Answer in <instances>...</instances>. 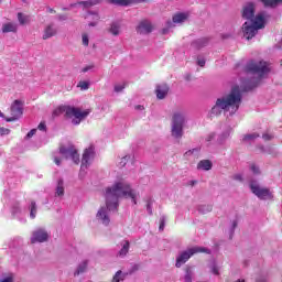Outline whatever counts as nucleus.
Wrapping results in <instances>:
<instances>
[{
  "mask_svg": "<svg viewBox=\"0 0 282 282\" xmlns=\"http://www.w3.org/2000/svg\"><path fill=\"white\" fill-rule=\"evenodd\" d=\"M0 118H4V115L3 112L0 111Z\"/></svg>",
  "mask_w": 282,
  "mask_h": 282,
  "instance_id": "nucleus-63",
  "label": "nucleus"
},
{
  "mask_svg": "<svg viewBox=\"0 0 282 282\" xmlns=\"http://www.w3.org/2000/svg\"><path fill=\"white\" fill-rule=\"evenodd\" d=\"M77 87H79L82 89V91H87V89H89V84H88V82H79Z\"/></svg>",
  "mask_w": 282,
  "mask_h": 282,
  "instance_id": "nucleus-44",
  "label": "nucleus"
},
{
  "mask_svg": "<svg viewBox=\"0 0 282 282\" xmlns=\"http://www.w3.org/2000/svg\"><path fill=\"white\" fill-rule=\"evenodd\" d=\"M231 180H235L236 182H243V175L242 174H234L231 176Z\"/></svg>",
  "mask_w": 282,
  "mask_h": 282,
  "instance_id": "nucleus-47",
  "label": "nucleus"
},
{
  "mask_svg": "<svg viewBox=\"0 0 282 282\" xmlns=\"http://www.w3.org/2000/svg\"><path fill=\"white\" fill-rule=\"evenodd\" d=\"M247 72H249L253 77L243 82L245 86L242 91H251V89H254V87L261 83V78H265V76L270 74V64L265 61H251L247 64Z\"/></svg>",
  "mask_w": 282,
  "mask_h": 282,
  "instance_id": "nucleus-3",
  "label": "nucleus"
},
{
  "mask_svg": "<svg viewBox=\"0 0 282 282\" xmlns=\"http://www.w3.org/2000/svg\"><path fill=\"white\" fill-rule=\"evenodd\" d=\"M184 124H186V115L184 112H174L171 122V135L175 140H182L184 137Z\"/></svg>",
  "mask_w": 282,
  "mask_h": 282,
  "instance_id": "nucleus-5",
  "label": "nucleus"
},
{
  "mask_svg": "<svg viewBox=\"0 0 282 282\" xmlns=\"http://www.w3.org/2000/svg\"><path fill=\"white\" fill-rule=\"evenodd\" d=\"M18 20L21 25H25V23H28V17L23 13H18Z\"/></svg>",
  "mask_w": 282,
  "mask_h": 282,
  "instance_id": "nucleus-41",
  "label": "nucleus"
},
{
  "mask_svg": "<svg viewBox=\"0 0 282 282\" xmlns=\"http://www.w3.org/2000/svg\"><path fill=\"white\" fill-rule=\"evenodd\" d=\"M138 34H151L153 32V25L149 21H142L137 28Z\"/></svg>",
  "mask_w": 282,
  "mask_h": 282,
  "instance_id": "nucleus-17",
  "label": "nucleus"
},
{
  "mask_svg": "<svg viewBox=\"0 0 282 282\" xmlns=\"http://www.w3.org/2000/svg\"><path fill=\"white\" fill-rule=\"evenodd\" d=\"M64 111L67 116V118H73L72 122L73 124H80L87 116H89V111L84 110L82 111L80 108L72 107V106H65Z\"/></svg>",
  "mask_w": 282,
  "mask_h": 282,
  "instance_id": "nucleus-7",
  "label": "nucleus"
},
{
  "mask_svg": "<svg viewBox=\"0 0 282 282\" xmlns=\"http://www.w3.org/2000/svg\"><path fill=\"white\" fill-rule=\"evenodd\" d=\"M11 117L7 118V122H14V120H19L23 116V104L21 100L17 99L11 105L10 109Z\"/></svg>",
  "mask_w": 282,
  "mask_h": 282,
  "instance_id": "nucleus-11",
  "label": "nucleus"
},
{
  "mask_svg": "<svg viewBox=\"0 0 282 282\" xmlns=\"http://www.w3.org/2000/svg\"><path fill=\"white\" fill-rule=\"evenodd\" d=\"M236 282H246V280L239 279V280H237Z\"/></svg>",
  "mask_w": 282,
  "mask_h": 282,
  "instance_id": "nucleus-62",
  "label": "nucleus"
},
{
  "mask_svg": "<svg viewBox=\"0 0 282 282\" xmlns=\"http://www.w3.org/2000/svg\"><path fill=\"white\" fill-rule=\"evenodd\" d=\"M208 44V40L207 39H199V40H196L192 43V45L194 47H197L198 50L200 47H206V45Z\"/></svg>",
  "mask_w": 282,
  "mask_h": 282,
  "instance_id": "nucleus-31",
  "label": "nucleus"
},
{
  "mask_svg": "<svg viewBox=\"0 0 282 282\" xmlns=\"http://www.w3.org/2000/svg\"><path fill=\"white\" fill-rule=\"evenodd\" d=\"M54 162L57 166H61V159L58 156H54Z\"/></svg>",
  "mask_w": 282,
  "mask_h": 282,
  "instance_id": "nucleus-56",
  "label": "nucleus"
},
{
  "mask_svg": "<svg viewBox=\"0 0 282 282\" xmlns=\"http://www.w3.org/2000/svg\"><path fill=\"white\" fill-rule=\"evenodd\" d=\"M147 213L148 215H153V198L147 199Z\"/></svg>",
  "mask_w": 282,
  "mask_h": 282,
  "instance_id": "nucleus-38",
  "label": "nucleus"
},
{
  "mask_svg": "<svg viewBox=\"0 0 282 282\" xmlns=\"http://www.w3.org/2000/svg\"><path fill=\"white\" fill-rule=\"evenodd\" d=\"M88 14H94L95 19L98 21V19H100V17L98 15V13L96 12H88Z\"/></svg>",
  "mask_w": 282,
  "mask_h": 282,
  "instance_id": "nucleus-58",
  "label": "nucleus"
},
{
  "mask_svg": "<svg viewBox=\"0 0 282 282\" xmlns=\"http://www.w3.org/2000/svg\"><path fill=\"white\" fill-rule=\"evenodd\" d=\"M263 28H265V17H263V13H258L253 20L243 23L242 32L245 39L250 41Z\"/></svg>",
  "mask_w": 282,
  "mask_h": 282,
  "instance_id": "nucleus-4",
  "label": "nucleus"
},
{
  "mask_svg": "<svg viewBox=\"0 0 282 282\" xmlns=\"http://www.w3.org/2000/svg\"><path fill=\"white\" fill-rule=\"evenodd\" d=\"M87 265H89V261L84 260L78 265L77 269L74 272V276H80V274H84V272L87 271Z\"/></svg>",
  "mask_w": 282,
  "mask_h": 282,
  "instance_id": "nucleus-23",
  "label": "nucleus"
},
{
  "mask_svg": "<svg viewBox=\"0 0 282 282\" xmlns=\"http://www.w3.org/2000/svg\"><path fill=\"white\" fill-rule=\"evenodd\" d=\"M131 247V243L129 240L121 241V249L117 253V257H120V259H124L127 254H129V248Z\"/></svg>",
  "mask_w": 282,
  "mask_h": 282,
  "instance_id": "nucleus-21",
  "label": "nucleus"
},
{
  "mask_svg": "<svg viewBox=\"0 0 282 282\" xmlns=\"http://www.w3.org/2000/svg\"><path fill=\"white\" fill-rule=\"evenodd\" d=\"M108 32L112 34V36H120V24L118 22H112Z\"/></svg>",
  "mask_w": 282,
  "mask_h": 282,
  "instance_id": "nucleus-26",
  "label": "nucleus"
},
{
  "mask_svg": "<svg viewBox=\"0 0 282 282\" xmlns=\"http://www.w3.org/2000/svg\"><path fill=\"white\" fill-rule=\"evenodd\" d=\"M95 25H96V22H90V23H89V26H90V28H95Z\"/></svg>",
  "mask_w": 282,
  "mask_h": 282,
  "instance_id": "nucleus-61",
  "label": "nucleus"
},
{
  "mask_svg": "<svg viewBox=\"0 0 282 282\" xmlns=\"http://www.w3.org/2000/svg\"><path fill=\"white\" fill-rule=\"evenodd\" d=\"M129 160H132L131 155H126V156L121 158L118 166L120 169H123V166H127V162H129Z\"/></svg>",
  "mask_w": 282,
  "mask_h": 282,
  "instance_id": "nucleus-39",
  "label": "nucleus"
},
{
  "mask_svg": "<svg viewBox=\"0 0 282 282\" xmlns=\"http://www.w3.org/2000/svg\"><path fill=\"white\" fill-rule=\"evenodd\" d=\"M17 281L14 273H3L0 282H14Z\"/></svg>",
  "mask_w": 282,
  "mask_h": 282,
  "instance_id": "nucleus-33",
  "label": "nucleus"
},
{
  "mask_svg": "<svg viewBox=\"0 0 282 282\" xmlns=\"http://www.w3.org/2000/svg\"><path fill=\"white\" fill-rule=\"evenodd\" d=\"M242 19H247L248 22L254 21V2H248L242 8Z\"/></svg>",
  "mask_w": 282,
  "mask_h": 282,
  "instance_id": "nucleus-14",
  "label": "nucleus"
},
{
  "mask_svg": "<svg viewBox=\"0 0 282 282\" xmlns=\"http://www.w3.org/2000/svg\"><path fill=\"white\" fill-rule=\"evenodd\" d=\"M10 129L7 128H0V135H9Z\"/></svg>",
  "mask_w": 282,
  "mask_h": 282,
  "instance_id": "nucleus-49",
  "label": "nucleus"
},
{
  "mask_svg": "<svg viewBox=\"0 0 282 282\" xmlns=\"http://www.w3.org/2000/svg\"><path fill=\"white\" fill-rule=\"evenodd\" d=\"M251 192L259 199H272V193L269 188L260 187L257 181H251L249 184Z\"/></svg>",
  "mask_w": 282,
  "mask_h": 282,
  "instance_id": "nucleus-9",
  "label": "nucleus"
},
{
  "mask_svg": "<svg viewBox=\"0 0 282 282\" xmlns=\"http://www.w3.org/2000/svg\"><path fill=\"white\" fill-rule=\"evenodd\" d=\"M91 69H94V65H88V66H85V67L82 69V72H83V74H87V72H89V70H91Z\"/></svg>",
  "mask_w": 282,
  "mask_h": 282,
  "instance_id": "nucleus-51",
  "label": "nucleus"
},
{
  "mask_svg": "<svg viewBox=\"0 0 282 282\" xmlns=\"http://www.w3.org/2000/svg\"><path fill=\"white\" fill-rule=\"evenodd\" d=\"M17 30H19L17 23L8 22L2 25L3 34H8V32H17Z\"/></svg>",
  "mask_w": 282,
  "mask_h": 282,
  "instance_id": "nucleus-25",
  "label": "nucleus"
},
{
  "mask_svg": "<svg viewBox=\"0 0 282 282\" xmlns=\"http://www.w3.org/2000/svg\"><path fill=\"white\" fill-rule=\"evenodd\" d=\"M120 281H124V273H122V271H117L112 278V282H120Z\"/></svg>",
  "mask_w": 282,
  "mask_h": 282,
  "instance_id": "nucleus-37",
  "label": "nucleus"
},
{
  "mask_svg": "<svg viewBox=\"0 0 282 282\" xmlns=\"http://www.w3.org/2000/svg\"><path fill=\"white\" fill-rule=\"evenodd\" d=\"M124 89V84H117L115 85V91L118 94Z\"/></svg>",
  "mask_w": 282,
  "mask_h": 282,
  "instance_id": "nucleus-48",
  "label": "nucleus"
},
{
  "mask_svg": "<svg viewBox=\"0 0 282 282\" xmlns=\"http://www.w3.org/2000/svg\"><path fill=\"white\" fill-rule=\"evenodd\" d=\"M36 134V129H32L31 131L28 132L26 134V140H30V138L34 137Z\"/></svg>",
  "mask_w": 282,
  "mask_h": 282,
  "instance_id": "nucleus-50",
  "label": "nucleus"
},
{
  "mask_svg": "<svg viewBox=\"0 0 282 282\" xmlns=\"http://www.w3.org/2000/svg\"><path fill=\"white\" fill-rule=\"evenodd\" d=\"M166 226V216H161L159 230L162 232Z\"/></svg>",
  "mask_w": 282,
  "mask_h": 282,
  "instance_id": "nucleus-40",
  "label": "nucleus"
},
{
  "mask_svg": "<svg viewBox=\"0 0 282 282\" xmlns=\"http://www.w3.org/2000/svg\"><path fill=\"white\" fill-rule=\"evenodd\" d=\"M95 155L96 152L94 151V147H89L84 151L80 165V175H83L87 171V169H89Z\"/></svg>",
  "mask_w": 282,
  "mask_h": 282,
  "instance_id": "nucleus-10",
  "label": "nucleus"
},
{
  "mask_svg": "<svg viewBox=\"0 0 282 282\" xmlns=\"http://www.w3.org/2000/svg\"><path fill=\"white\" fill-rule=\"evenodd\" d=\"M198 171H210L213 169V162L210 160H202L197 164Z\"/></svg>",
  "mask_w": 282,
  "mask_h": 282,
  "instance_id": "nucleus-24",
  "label": "nucleus"
},
{
  "mask_svg": "<svg viewBox=\"0 0 282 282\" xmlns=\"http://www.w3.org/2000/svg\"><path fill=\"white\" fill-rule=\"evenodd\" d=\"M134 109H137V111H144V106L138 105Z\"/></svg>",
  "mask_w": 282,
  "mask_h": 282,
  "instance_id": "nucleus-57",
  "label": "nucleus"
},
{
  "mask_svg": "<svg viewBox=\"0 0 282 282\" xmlns=\"http://www.w3.org/2000/svg\"><path fill=\"white\" fill-rule=\"evenodd\" d=\"M257 138H259V133L253 132L250 134H246L242 140L243 142H252V140H257Z\"/></svg>",
  "mask_w": 282,
  "mask_h": 282,
  "instance_id": "nucleus-36",
  "label": "nucleus"
},
{
  "mask_svg": "<svg viewBox=\"0 0 282 282\" xmlns=\"http://www.w3.org/2000/svg\"><path fill=\"white\" fill-rule=\"evenodd\" d=\"M216 135H217V134H216L215 132L208 133V134L205 137V142L210 143L212 141L215 140Z\"/></svg>",
  "mask_w": 282,
  "mask_h": 282,
  "instance_id": "nucleus-46",
  "label": "nucleus"
},
{
  "mask_svg": "<svg viewBox=\"0 0 282 282\" xmlns=\"http://www.w3.org/2000/svg\"><path fill=\"white\" fill-rule=\"evenodd\" d=\"M237 226H238L237 220H234V221L231 223V227H230V229H229V237H230V239H232V235H235V229L237 228Z\"/></svg>",
  "mask_w": 282,
  "mask_h": 282,
  "instance_id": "nucleus-43",
  "label": "nucleus"
},
{
  "mask_svg": "<svg viewBox=\"0 0 282 282\" xmlns=\"http://www.w3.org/2000/svg\"><path fill=\"white\" fill-rule=\"evenodd\" d=\"M47 12H50L51 14H56V11L52 8H47Z\"/></svg>",
  "mask_w": 282,
  "mask_h": 282,
  "instance_id": "nucleus-59",
  "label": "nucleus"
},
{
  "mask_svg": "<svg viewBox=\"0 0 282 282\" xmlns=\"http://www.w3.org/2000/svg\"><path fill=\"white\" fill-rule=\"evenodd\" d=\"M120 197L131 199L132 204H138V197L140 193L133 188L129 182L122 180L116 182L112 186L106 188V205L101 206L97 214L96 219L102 226H109L111 224V213L118 210Z\"/></svg>",
  "mask_w": 282,
  "mask_h": 282,
  "instance_id": "nucleus-1",
  "label": "nucleus"
},
{
  "mask_svg": "<svg viewBox=\"0 0 282 282\" xmlns=\"http://www.w3.org/2000/svg\"><path fill=\"white\" fill-rule=\"evenodd\" d=\"M188 184L189 186H195V184H197V181H189Z\"/></svg>",
  "mask_w": 282,
  "mask_h": 282,
  "instance_id": "nucleus-60",
  "label": "nucleus"
},
{
  "mask_svg": "<svg viewBox=\"0 0 282 282\" xmlns=\"http://www.w3.org/2000/svg\"><path fill=\"white\" fill-rule=\"evenodd\" d=\"M37 129H39L40 131H45V129H46L45 122H41V123L37 126Z\"/></svg>",
  "mask_w": 282,
  "mask_h": 282,
  "instance_id": "nucleus-55",
  "label": "nucleus"
},
{
  "mask_svg": "<svg viewBox=\"0 0 282 282\" xmlns=\"http://www.w3.org/2000/svg\"><path fill=\"white\" fill-rule=\"evenodd\" d=\"M140 1H144V0H107V2L111 3L112 6H121V7L131 6V3H135Z\"/></svg>",
  "mask_w": 282,
  "mask_h": 282,
  "instance_id": "nucleus-22",
  "label": "nucleus"
},
{
  "mask_svg": "<svg viewBox=\"0 0 282 282\" xmlns=\"http://www.w3.org/2000/svg\"><path fill=\"white\" fill-rule=\"evenodd\" d=\"M82 43L85 47H87L89 45V35H87V33H84L82 35Z\"/></svg>",
  "mask_w": 282,
  "mask_h": 282,
  "instance_id": "nucleus-45",
  "label": "nucleus"
},
{
  "mask_svg": "<svg viewBox=\"0 0 282 282\" xmlns=\"http://www.w3.org/2000/svg\"><path fill=\"white\" fill-rule=\"evenodd\" d=\"M195 273H193V268L187 267L186 271H185V281L186 282H193V276Z\"/></svg>",
  "mask_w": 282,
  "mask_h": 282,
  "instance_id": "nucleus-35",
  "label": "nucleus"
},
{
  "mask_svg": "<svg viewBox=\"0 0 282 282\" xmlns=\"http://www.w3.org/2000/svg\"><path fill=\"white\" fill-rule=\"evenodd\" d=\"M59 21H67V14H57Z\"/></svg>",
  "mask_w": 282,
  "mask_h": 282,
  "instance_id": "nucleus-54",
  "label": "nucleus"
},
{
  "mask_svg": "<svg viewBox=\"0 0 282 282\" xmlns=\"http://www.w3.org/2000/svg\"><path fill=\"white\" fill-rule=\"evenodd\" d=\"M54 196L58 199H63V197H65V180L57 178L54 187Z\"/></svg>",
  "mask_w": 282,
  "mask_h": 282,
  "instance_id": "nucleus-15",
  "label": "nucleus"
},
{
  "mask_svg": "<svg viewBox=\"0 0 282 282\" xmlns=\"http://www.w3.org/2000/svg\"><path fill=\"white\" fill-rule=\"evenodd\" d=\"M99 3H102V0H86L80 1L79 6H84V8H91L94 6H98Z\"/></svg>",
  "mask_w": 282,
  "mask_h": 282,
  "instance_id": "nucleus-29",
  "label": "nucleus"
},
{
  "mask_svg": "<svg viewBox=\"0 0 282 282\" xmlns=\"http://www.w3.org/2000/svg\"><path fill=\"white\" fill-rule=\"evenodd\" d=\"M200 152H202V148H200V147L194 148V149H192V150L186 151V152L184 153V158L188 159V158H191L192 155H193L194 158H199V153H200Z\"/></svg>",
  "mask_w": 282,
  "mask_h": 282,
  "instance_id": "nucleus-28",
  "label": "nucleus"
},
{
  "mask_svg": "<svg viewBox=\"0 0 282 282\" xmlns=\"http://www.w3.org/2000/svg\"><path fill=\"white\" fill-rule=\"evenodd\" d=\"M57 30L56 26H54V24H48L45 29H44V33L42 39L44 41H47V39H52V36H56L57 34Z\"/></svg>",
  "mask_w": 282,
  "mask_h": 282,
  "instance_id": "nucleus-19",
  "label": "nucleus"
},
{
  "mask_svg": "<svg viewBox=\"0 0 282 282\" xmlns=\"http://www.w3.org/2000/svg\"><path fill=\"white\" fill-rule=\"evenodd\" d=\"M209 272L215 276H219V270H221V264L217 262V260H210L207 265Z\"/></svg>",
  "mask_w": 282,
  "mask_h": 282,
  "instance_id": "nucleus-20",
  "label": "nucleus"
},
{
  "mask_svg": "<svg viewBox=\"0 0 282 282\" xmlns=\"http://www.w3.org/2000/svg\"><path fill=\"white\" fill-rule=\"evenodd\" d=\"M50 239V234L43 228H39L32 232L31 243H45Z\"/></svg>",
  "mask_w": 282,
  "mask_h": 282,
  "instance_id": "nucleus-13",
  "label": "nucleus"
},
{
  "mask_svg": "<svg viewBox=\"0 0 282 282\" xmlns=\"http://www.w3.org/2000/svg\"><path fill=\"white\" fill-rule=\"evenodd\" d=\"M262 138H263V140H265L268 142L269 140H272V134L264 133V134H262Z\"/></svg>",
  "mask_w": 282,
  "mask_h": 282,
  "instance_id": "nucleus-53",
  "label": "nucleus"
},
{
  "mask_svg": "<svg viewBox=\"0 0 282 282\" xmlns=\"http://www.w3.org/2000/svg\"><path fill=\"white\" fill-rule=\"evenodd\" d=\"M59 153L65 160H72L75 164L80 162V155L78 154V150L74 145H62L59 148Z\"/></svg>",
  "mask_w": 282,
  "mask_h": 282,
  "instance_id": "nucleus-8",
  "label": "nucleus"
},
{
  "mask_svg": "<svg viewBox=\"0 0 282 282\" xmlns=\"http://www.w3.org/2000/svg\"><path fill=\"white\" fill-rule=\"evenodd\" d=\"M264 8H276L279 3H282V0H259Z\"/></svg>",
  "mask_w": 282,
  "mask_h": 282,
  "instance_id": "nucleus-27",
  "label": "nucleus"
},
{
  "mask_svg": "<svg viewBox=\"0 0 282 282\" xmlns=\"http://www.w3.org/2000/svg\"><path fill=\"white\" fill-rule=\"evenodd\" d=\"M29 210H30V218L36 219V213H37L36 202L32 200L30 203Z\"/></svg>",
  "mask_w": 282,
  "mask_h": 282,
  "instance_id": "nucleus-30",
  "label": "nucleus"
},
{
  "mask_svg": "<svg viewBox=\"0 0 282 282\" xmlns=\"http://www.w3.org/2000/svg\"><path fill=\"white\" fill-rule=\"evenodd\" d=\"M265 281V279H262V280H257V282H264Z\"/></svg>",
  "mask_w": 282,
  "mask_h": 282,
  "instance_id": "nucleus-64",
  "label": "nucleus"
},
{
  "mask_svg": "<svg viewBox=\"0 0 282 282\" xmlns=\"http://www.w3.org/2000/svg\"><path fill=\"white\" fill-rule=\"evenodd\" d=\"M241 88L239 86L231 87L229 94L219 97L215 106L212 108V116H221V111H229V113H237L241 107Z\"/></svg>",
  "mask_w": 282,
  "mask_h": 282,
  "instance_id": "nucleus-2",
  "label": "nucleus"
},
{
  "mask_svg": "<svg viewBox=\"0 0 282 282\" xmlns=\"http://www.w3.org/2000/svg\"><path fill=\"white\" fill-rule=\"evenodd\" d=\"M250 171L253 173V175H260L261 174V170L254 163L250 165Z\"/></svg>",
  "mask_w": 282,
  "mask_h": 282,
  "instance_id": "nucleus-42",
  "label": "nucleus"
},
{
  "mask_svg": "<svg viewBox=\"0 0 282 282\" xmlns=\"http://www.w3.org/2000/svg\"><path fill=\"white\" fill-rule=\"evenodd\" d=\"M186 19H188V14L186 13H176L172 21H167V28L163 29V34H169V28H173V23H184V21H186Z\"/></svg>",
  "mask_w": 282,
  "mask_h": 282,
  "instance_id": "nucleus-16",
  "label": "nucleus"
},
{
  "mask_svg": "<svg viewBox=\"0 0 282 282\" xmlns=\"http://www.w3.org/2000/svg\"><path fill=\"white\" fill-rule=\"evenodd\" d=\"M197 65H199V67H204L206 65V59L204 58H198L197 59Z\"/></svg>",
  "mask_w": 282,
  "mask_h": 282,
  "instance_id": "nucleus-52",
  "label": "nucleus"
},
{
  "mask_svg": "<svg viewBox=\"0 0 282 282\" xmlns=\"http://www.w3.org/2000/svg\"><path fill=\"white\" fill-rule=\"evenodd\" d=\"M228 138H230V130H226L225 132L219 134L218 140H217L218 144H224V142H226V140H228Z\"/></svg>",
  "mask_w": 282,
  "mask_h": 282,
  "instance_id": "nucleus-32",
  "label": "nucleus"
},
{
  "mask_svg": "<svg viewBox=\"0 0 282 282\" xmlns=\"http://www.w3.org/2000/svg\"><path fill=\"white\" fill-rule=\"evenodd\" d=\"M156 98H159V100H164V98H166V95L169 94V85L166 84H161L156 86Z\"/></svg>",
  "mask_w": 282,
  "mask_h": 282,
  "instance_id": "nucleus-18",
  "label": "nucleus"
},
{
  "mask_svg": "<svg viewBox=\"0 0 282 282\" xmlns=\"http://www.w3.org/2000/svg\"><path fill=\"white\" fill-rule=\"evenodd\" d=\"M199 252H206V254H210V249L204 247H192L185 251H182L176 257L175 268H182V265H184V263H186L191 259V257Z\"/></svg>",
  "mask_w": 282,
  "mask_h": 282,
  "instance_id": "nucleus-6",
  "label": "nucleus"
},
{
  "mask_svg": "<svg viewBox=\"0 0 282 282\" xmlns=\"http://www.w3.org/2000/svg\"><path fill=\"white\" fill-rule=\"evenodd\" d=\"M213 212V205H200L198 206V213L206 215V213Z\"/></svg>",
  "mask_w": 282,
  "mask_h": 282,
  "instance_id": "nucleus-34",
  "label": "nucleus"
},
{
  "mask_svg": "<svg viewBox=\"0 0 282 282\" xmlns=\"http://www.w3.org/2000/svg\"><path fill=\"white\" fill-rule=\"evenodd\" d=\"M10 213L13 219H18V221H21V224H25V213L23 212V208H21V203L13 202L11 204Z\"/></svg>",
  "mask_w": 282,
  "mask_h": 282,
  "instance_id": "nucleus-12",
  "label": "nucleus"
}]
</instances>
